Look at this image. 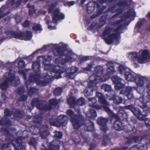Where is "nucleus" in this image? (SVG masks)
I'll list each match as a JSON object with an SVG mask.
<instances>
[{"label": "nucleus", "instance_id": "57", "mask_svg": "<svg viewBox=\"0 0 150 150\" xmlns=\"http://www.w3.org/2000/svg\"><path fill=\"white\" fill-rule=\"evenodd\" d=\"M93 66V64L92 63H91L90 64H89L88 65V67L84 69V71L85 70L89 71L91 70V68Z\"/></svg>", "mask_w": 150, "mask_h": 150}, {"label": "nucleus", "instance_id": "63", "mask_svg": "<svg viewBox=\"0 0 150 150\" xmlns=\"http://www.w3.org/2000/svg\"><path fill=\"white\" fill-rule=\"evenodd\" d=\"M48 28L50 30H52L56 29V27L55 26H52L51 25H49L48 27Z\"/></svg>", "mask_w": 150, "mask_h": 150}, {"label": "nucleus", "instance_id": "64", "mask_svg": "<svg viewBox=\"0 0 150 150\" xmlns=\"http://www.w3.org/2000/svg\"><path fill=\"white\" fill-rule=\"evenodd\" d=\"M3 141L2 140L0 139V148L2 149V147H3L4 144H3Z\"/></svg>", "mask_w": 150, "mask_h": 150}, {"label": "nucleus", "instance_id": "38", "mask_svg": "<svg viewBox=\"0 0 150 150\" xmlns=\"http://www.w3.org/2000/svg\"><path fill=\"white\" fill-rule=\"evenodd\" d=\"M58 103V101L55 99H51L50 101V106L47 108V109L50 110L53 108V106H55Z\"/></svg>", "mask_w": 150, "mask_h": 150}, {"label": "nucleus", "instance_id": "7", "mask_svg": "<svg viewBox=\"0 0 150 150\" xmlns=\"http://www.w3.org/2000/svg\"><path fill=\"white\" fill-rule=\"evenodd\" d=\"M15 71L12 70H10L6 72L2 79L4 82L0 85V88L1 90H4L6 89L8 84H11L13 86H17L19 83L18 78L15 76Z\"/></svg>", "mask_w": 150, "mask_h": 150}, {"label": "nucleus", "instance_id": "12", "mask_svg": "<svg viewBox=\"0 0 150 150\" xmlns=\"http://www.w3.org/2000/svg\"><path fill=\"white\" fill-rule=\"evenodd\" d=\"M87 11L89 13H92L94 10L95 8L98 9V12L97 14H94L91 16V18L92 19L102 13L103 10L106 8L105 6L102 7L100 5L94 1L88 3L87 4Z\"/></svg>", "mask_w": 150, "mask_h": 150}, {"label": "nucleus", "instance_id": "3", "mask_svg": "<svg viewBox=\"0 0 150 150\" xmlns=\"http://www.w3.org/2000/svg\"><path fill=\"white\" fill-rule=\"evenodd\" d=\"M113 65L112 62H108V68L106 74L104 73V69L103 67L98 66L95 68V73L89 77V81L87 82L88 87L83 91L85 96L92 95L94 89L93 87L96 84L99 82L106 81L109 79L110 76L115 72Z\"/></svg>", "mask_w": 150, "mask_h": 150}, {"label": "nucleus", "instance_id": "54", "mask_svg": "<svg viewBox=\"0 0 150 150\" xmlns=\"http://www.w3.org/2000/svg\"><path fill=\"white\" fill-rule=\"evenodd\" d=\"M91 58V56H85L83 57H82L81 59V62H83L84 61H86L88 59H89Z\"/></svg>", "mask_w": 150, "mask_h": 150}, {"label": "nucleus", "instance_id": "60", "mask_svg": "<svg viewBox=\"0 0 150 150\" xmlns=\"http://www.w3.org/2000/svg\"><path fill=\"white\" fill-rule=\"evenodd\" d=\"M37 99H33L32 100V103H31L32 105L33 106H36L37 104Z\"/></svg>", "mask_w": 150, "mask_h": 150}, {"label": "nucleus", "instance_id": "28", "mask_svg": "<svg viewBox=\"0 0 150 150\" xmlns=\"http://www.w3.org/2000/svg\"><path fill=\"white\" fill-rule=\"evenodd\" d=\"M83 124L84 129L89 132L92 131L94 129V124L89 120H86Z\"/></svg>", "mask_w": 150, "mask_h": 150}, {"label": "nucleus", "instance_id": "14", "mask_svg": "<svg viewBox=\"0 0 150 150\" xmlns=\"http://www.w3.org/2000/svg\"><path fill=\"white\" fill-rule=\"evenodd\" d=\"M68 121L67 117L66 116L63 115L59 116L57 120L54 117L52 119L50 120V122L51 125L58 127L61 126H65L67 124Z\"/></svg>", "mask_w": 150, "mask_h": 150}, {"label": "nucleus", "instance_id": "50", "mask_svg": "<svg viewBox=\"0 0 150 150\" xmlns=\"http://www.w3.org/2000/svg\"><path fill=\"white\" fill-rule=\"evenodd\" d=\"M101 4H102L105 2H116L115 0H98Z\"/></svg>", "mask_w": 150, "mask_h": 150}, {"label": "nucleus", "instance_id": "40", "mask_svg": "<svg viewBox=\"0 0 150 150\" xmlns=\"http://www.w3.org/2000/svg\"><path fill=\"white\" fill-rule=\"evenodd\" d=\"M144 145L142 144H139L136 146H134L130 148L129 150H144L143 149Z\"/></svg>", "mask_w": 150, "mask_h": 150}, {"label": "nucleus", "instance_id": "10", "mask_svg": "<svg viewBox=\"0 0 150 150\" xmlns=\"http://www.w3.org/2000/svg\"><path fill=\"white\" fill-rule=\"evenodd\" d=\"M58 5V3L57 2L53 3L50 6L48 10L49 13L54 11L52 22L54 23H56L59 20H63L65 18L64 15L60 12L59 9L56 8Z\"/></svg>", "mask_w": 150, "mask_h": 150}, {"label": "nucleus", "instance_id": "21", "mask_svg": "<svg viewBox=\"0 0 150 150\" xmlns=\"http://www.w3.org/2000/svg\"><path fill=\"white\" fill-rule=\"evenodd\" d=\"M123 89L120 92V94H124L127 96V98L129 99L132 98H133V95L132 91L135 89V88L130 86H128Z\"/></svg>", "mask_w": 150, "mask_h": 150}, {"label": "nucleus", "instance_id": "26", "mask_svg": "<svg viewBox=\"0 0 150 150\" xmlns=\"http://www.w3.org/2000/svg\"><path fill=\"white\" fill-rule=\"evenodd\" d=\"M78 134L76 136V138L74 139V141L76 142H79L80 141H83L85 142H88L90 140L89 138H85L84 137L83 133H82L81 132H79Z\"/></svg>", "mask_w": 150, "mask_h": 150}, {"label": "nucleus", "instance_id": "17", "mask_svg": "<svg viewBox=\"0 0 150 150\" xmlns=\"http://www.w3.org/2000/svg\"><path fill=\"white\" fill-rule=\"evenodd\" d=\"M9 136V135H8L6 136V140H8V137ZM8 140L12 142V144L11 145H12L15 147V150H25V146L21 145L19 146L17 148H16V145H14L13 143L14 142H15L18 144H21L24 141V139L22 138L21 137L19 136L15 140H12L11 138L8 139Z\"/></svg>", "mask_w": 150, "mask_h": 150}, {"label": "nucleus", "instance_id": "19", "mask_svg": "<svg viewBox=\"0 0 150 150\" xmlns=\"http://www.w3.org/2000/svg\"><path fill=\"white\" fill-rule=\"evenodd\" d=\"M4 112L5 116L0 120V125L7 126L12 125V123L9 121V118L6 117L11 115V112L8 109L4 110Z\"/></svg>", "mask_w": 150, "mask_h": 150}, {"label": "nucleus", "instance_id": "15", "mask_svg": "<svg viewBox=\"0 0 150 150\" xmlns=\"http://www.w3.org/2000/svg\"><path fill=\"white\" fill-rule=\"evenodd\" d=\"M146 88L149 90L147 92V95L145 96H142L139 99L140 101L143 104L144 106L143 108V109L145 110H148L149 109V107L146 105V104L150 101V83L147 84Z\"/></svg>", "mask_w": 150, "mask_h": 150}, {"label": "nucleus", "instance_id": "55", "mask_svg": "<svg viewBox=\"0 0 150 150\" xmlns=\"http://www.w3.org/2000/svg\"><path fill=\"white\" fill-rule=\"evenodd\" d=\"M62 134L60 132H56L55 134V137L58 138H61L62 136Z\"/></svg>", "mask_w": 150, "mask_h": 150}, {"label": "nucleus", "instance_id": "39", "mask_svg": "<svg viewBox=\"0 0 150 150\" xmlns=\"http://www.w3.org/2000/svg\"><path fill=\"white\" fill-rule=\"evenodd\" d=\"M32 29L37 33H40L42 30L41 27L39 24H35L32 27Z\"/></svg>", "mask_w": 150, "mask_h": 150}, {"label": "nucleus", "instance_id": "33", "mask_svg": "<svg viewBox=\"0 0 150 150\" xmlns=\"http://www.w3.org/2000/svg\"><path fill=\"white\" fill-rule=\"evenodd\" d=\"M118 70L120 73L121 74H125L126 72L128 71L129 69L126 67L124 65H120L118 67Z\"/></svg>", "mask_w": 150, "mask_h": 150}, {"label": "nucleus", "instance_id": "30", "mask_svg": "<svg viewBox=\"0 0 150 150\" xmlns=\"http://www.w3.org/2000/svg\"><path fill=\"white\" fill-rule=\"evenodd\" d=\"M106 17L105 16H103L101 17L100 19L99 24H97L96 25L92 24L91 26L95 27V28L98 29L102 27L105 23V19Z\"/></svg>", "mask_w": 150, "mask_h": 150}, {"label": "nucleus", "instance_id": "8", "mask_svg": "<svg viewBox=\"0 0 150 150\" xmlns=\"http://www.w3.org/2000/svg\"><path fill=\"white\" fill-rule=\"evenodd\" d=\"M77 109L79 115L78 117L71 110L69 109L67 111V115L70 117L73 126L76 129H78L83 124V122L81 120L82 116L79 112V109L78 107Z\"/></svg>", "mask_w": 150, "mask_h": 150}, {"label": "nucleus", "instance_id": "31", "mask_svg": "<svg viewBox=\"0 0 150 150\" xmlns=\"http://www.w3.org/2000/svg\"><path fill=\"white\" fill-rule=\"evenodd\" d=\"M87 116L91 119H93L97 117L96 112L94 110L90 109L86 113Z\"/></svg>", "mask_w": 150, "mask_h": 150}, {"label": "nucleus", "instance_id": "13", "mask_svg": "<svg viewBox=\"0 0 150 150\" xmlns=\"http://www.w3.org/2000/svg\"><path fill=\"white\" fill-rule=\"evenodd\" d=\"M96 95L98 98L99 102L102 104L104 109L110 116L113 117H116V115L108 107L109 104L106 101L102 94L100 93L97 92Z\"/></svg>", "mask_w": 150, "mask_h": 150}, {"label": "nucleus", "instance_id": "61", "mask_svg": "<svg viewBox=\"0 0 150 150\" xmlns=\"http://www.w3.org/2000/svg\"><path fill=\"white\" fill-rule=\"evenodd\" d=\"M23 88H19L17 90V92L19 94L22 93L23 91Z\"/></svg>", "mask_w": 150, "mask_h": 150}, {"label": "nucleus", "instance_id": "42", "mask_svg": "<svg viewBox=\"0 0 150 150\" xmlns=\"http://www.w3.org/2000/svg\"><path fill=\"white\" fill-rule=\"evenodd\" d=\"M28 8H29V14L30 15H32V14L35 13V10L34 8V6H30V4H28L27 5Z\"/></svg>", "mask_w": 150, "mask_h": 150}, {"label": "nucleus", "instance_id": "53", "mask_svg": "<svg viewBox=\"0 0 150 150\" xmlns=\"http://www.w3.org/2000/svg\"><path fill=\"white\" fill-rule=\"evenodd\" d=\"M18 65L19 67H22L25 66V65L24 62L23 60L20 61L18 62Z\"/></svg>", "mask_w": 150, "mask_h": 150}, {"label": "nucleus", "instance_id": "2", "mask_svg": "<svg viewBox=\"0 0 150 150\" xmlns=\"http://www.w3.org/2000/svg\"><path fill=\"white\" fill-rule=\"evenodd\" d=\"M53 50V53L55 56L65 57V58L60 57L55 59V63L57 65H63L67 62L72 61L77 57L76 54L67 48V45L65 44L60 42L59 44H51L45 45L42 48L33 52L31 55L28 57L27 59L31 60L34 55L42 53L47 50Z\"/></svg>", "mask_w": 150, "mask_h": 150}, {"label": "nucleus", "instance_id": "36", "mask_svg": "<svg viewBox=\"0 0 150 150\" xmlns=\"http://www.w3.org/2000/svg\"><path fill=\"white\" fill-rule=\"evenodd\" d=\"M67 102L71 107H74L76 106V102L74 97H71L67 99Z\"/></svg>", "mask_w": 150, "mask_h": 150}, {"label": "nucleus", "instance_id": "18", "mask_svg": "<svg viewBox=\"0 0 150 150\" xmlns=\"http://www.w3.org/2000/svg\"><path fill=\"white\" fill-rule=\"evenodd\" d=\"M112 80L115 84V87L116 90H118L124 88V85L123 83L124 81L117 76L116 75L113 76L112 78Z\"/></svg>", "mask_w": 150, "mask_h": 150}, {"label": "nucleus", "instance_id": "58", "mask_svg": "<svg viewBox=\"0 0 150 150\" xmlns=\"http://www.w3.org/2000/svg\"><path fill=\"white\" fill-rule=\"evenodd\" d=\"M29 22L28 21H25L22 24V26L24 27H26L29 25Z\"/></svg>", "mask_w": 150, "mask_h": 150}, {"label": "nucleus", "instance_id": "5", "mask_svg": "<svg viewBox=\"0 0 150 150\" xmlns=\"http://www.w3.org/2000/svg\"><path fill=\"white\" fill-rule=\"evenodd\" d=\"M50 70V71L53 72L51 75L49 76V79L60 78H61L60 74L65 72L67 78L73 79L77 74L79 69L74 66L67 68L65 66L61 67L60 65H57L54 66V69H51Z\"/></svg>", "mask_w": 150, "mask_h": 150}, {"label": "nucleus", "instance_id": "44", "mask_svg": "<svg viewBox=\"0 0 150 150\" xmlns=\"http://www.w3.org/2000/svg\"><path fill=\"white\" fill-rule=\"evenodd\" d=\"M86 101L83 98H80L76 102V105L77 104L79 105H83L86 103Z\"/></svg>", "mask_w": 150, "mask_h": 150}, {"label": "nucleus", "instance_id": "48", "mask_svg": "<svg viewBox=\"0 0 150 150\" xmlns=\"http://www.w3.org/2000/svg\"><path fill=\"white\" fill-rule=\"evenodd\" d=\"M13 115L14 119L17 120H18V118L20 119L22 117V115L18 112H15Z\"/></svg>", "mask_w": 150, "mask_h": 150}, {"label": "nucleus", "instance_id": "46", "mask_svg": "<svg viewBox=\"0 0 150 150\" xmlns=\"http://www.w3.org/2000/svg\"><path fill=\"white\" fill-rule=\"evenodd\" d=\"M37 142L35 138H32L29 142V144L33 146L35 149H36Z\"/></svg>", "mask_w": 150, "mask_h": 150}, {"label": "nucleus", "instance_id": "35", "mask_svg": "<svg viewBox=\"0 0 150 150\" xmlns=\"http://www.w3.org/2000/svg\"><path fill=\"white\" fill-rule=\"evenodd\" d=\"M141 138L137 137L129 138L127 139V143L130 144L133 143L134 142H139V140H141Z\"/></svg>", "mask_w": 150, "mask_h": 150}, {"label": "nucleus", "instance_id": "29", "mask_svg": "<svg viewBox=\"0 0 150 150\" xmlns=\"http://www.w3.org/2000/svg\"><path fill=\"white\" fill-rule=\"evenodd\" d=\"M132 112L139 120H143L144 119L145 115L142 114L141 112L138 108H135Z\"/></svg>", "mask_w": 150, "mask_h": 150}, {"label": "nucleus", "instance_id": "11", "mask_svg": "<svg viewBox=\"0 0 150 150\" xmlns=\"http://www.w3.org/2000/svg\"><path fill=\"white\" fill-rule=\"evenodd\" d=\"M126 79L128 81H134L137 85L142 86L143 84V81L145 77L134 72L130 73L127 71L125 74Z\"/></svg>", "mask_w": 150, "mask_h": 150}, {"label": "nucleus", "instance_id": "51", "mask_svg": "<svg viewBox=\"0 0 150 150\" xmlns=\"http://www.w3.org/2000/svg\"><path fill=\"white\" fill-rule=\"evenodd\" d=\"M126 0H124L123 1L120 0L117 3V5L121 6H125V5Z\"/></svg>", "mask_w": 150, "mask_h": 150}, {"label": "nucleus", "instance_id": "45", "mask_svg": "<svg viewBox=\"0 0 150 150\" xmlns=\"http://www.w3.org/2000/svg\"><path fill=\"white\" fill-rule=\"evenodd\" d=\"M62 92V89L61 88H57L54 91V94L55 95L58 96L60 95Z\"/></svg>", "mask_w": 150, "mask_h": 150}, {"label": "nucleus", "instance_id": "32", "mask_svg": "<svg viewBox=\"0 0 150 150\" xmlns=\"http://www.w3.org/2000/svg\"><path fill=\"white\" fill-rule=\"evenodd\" d=\"M113 127L116 130L118 131H120L123 129L122 124L119 120L115 121L113 125Z\"/></svg>", "mask_w": 150, "mask_h": 150}, {"label": "nucleus", "instance_id": "24", "mask_svg": "<svg viewBox=\"0 0 150 150\" xmlns=\"http://www.w3.org/2000/svg\"><path fill=\"white\" fill-rule=\"evenodd\" d=\"M114 91H111V93L113 95L109 97L110 98L109 100H112L113 101V103L117 105L121 103L122 101V98L120 96H116L114 94Z\"/></svg>", "mask_w": 150, "mask_h": 150}, {"label": "nucleus", "instance_id": "6", "mask_svg": "<svg viewBox=\"0 0 150 150\" xmlns=\"http://www.w3.org/2000/svg\"><path fill=\"white\" fill-rule=\"evenodd\" d=\"M128 57L134 64L144 63L149 61L150 54L147 50H140L138 56L136 52H132L128 54Z\"/></svg>", "mask_w": 150, "mask_h": 150}, {"label": "nucleus", "instance_id": "52", "mask_svg": "<svg viewBox=\"0 0 150 150\" xmlns=\"http://www.w3.org/2000/svg\"><path fill=\"white\" fill-rule=\"evenodd\" d=\"M75 4V2L74 1H67L64 4V5L65 6H71L74 5Z\"/></svg>", "mask_w": 150, "mask_h": 150}, {"label": "nucleus", "instance_id": "20", "mask_svg": "<svg viewBox=\"0 0 150 150\" xmlns=\"http://www.w3.org/2000/svg\"><path fill=\"white\" fill-rule=\"evenodd\" d=\"M14 3V1L12 0H8L5 5L2 6L0 8V19L8 14L9 12L8 11L7 8L8 5L9 4L11 5H13Z\"/></svg>", "mask_w": 150, "mask_h": 150}, {"label": "nucleus", "instance_id": "4", "mask_svg": "<svg viewBox=\"0 0 150 150\" xmlns=\"http://www.w3.org/2000/svg\"><path fill=\"white\" fill-rule=\"evenodd\" d=\"M135 13L133 9H131L123 14L120 20L113 22L112 24L116 29L113 30L112 28L107 27L105 29L102 35V38L108 44H112L114 41L118 42L120 37V34L123 30L122 22L123 21L131 16L134 17Z\"/></svg>", "mask_w": 150, "mask_h": 150}, {"label": "nucleus", "instance_id": "49", "mask_svg": "<svg viewBox=\"0 0 150 150\" xmlns=\"http://www.w3.org/2000/svg\"><path fill=\"white\" fill-rule=\"evenodd\" d=\"M15 20L17 23H19L21 21L22 19L21 16L19 15H17L15 17Z\"/></svg>", "mask_w": 150, "mask_h": 150}, {"label": "nucleus", "instance_id": "56", "mask_svg": "<svg viewBox=\"0 0 150 150\" xmlns=\"http://www.w3.org/2000/svg\"><path fill=\"white\" fill-rule=\"evenodd\" d=\"M145 122L146 126L150 127V118L146 119Z\"/></svg>", "mask_w": 150, "mask_h": 150}, {"label": "nucleus", "instance_id": "9", "mask_svg": "<svg viewBox=\"0 0 150 150\" xmlns=\"http://www.w3.org/2000/svg\"><path fill=\"white\" fill-rule=\"evenodd\" d=\"M4 33L8 36L9 38L14 37V38L24 40L26 41L30 40L32 37L31 33L27 31L25 33H17L12 30L4 31Z\"/></svg>", "mask_w": 150, "mask_h": 150}, {"label": "nucleus", "instance_id": "62", "mask_svg": "<svg viewBox=\"0 0 150 150\" xmlns=\"http://www.w3.org/2000/svg\"><path fill=\"white\" fill-rule=\"evenodd\" d=\"M27 98V96H22L20 98V100L22 101H24L26 100Z\"/></svg>", "mask_w": 150, "mask_h": 150}, {"label": "nucleus", "instance_id": "34", "mask_svg": "<svg viewBox=\"0 0 150 150\" xmlns=\"http://www.w3.org/2000/svg\"><path fill=\"white\" fill-rule=\"evenodd\" d=\"M145 21L146 20L144 18L141 19L136 24L135 27V30L138 31L139 32H140V28L142 25H143Z\"/></svg>", "mask_w": 150, "mask_h": 150}, {"label": "nucleus", "instance_id": "1", "mask_svg": "<svg viewBox=\"0 0 150 150\" xmlns=\"http://www.w3.org/2000/svg\"><path fill=\"white\" fill-rule=\"evenodd\" d=\"M52 56L50 55L40 56L37 58L38 61L33 62L32 67L34 75H30L29 81H26L25 76L30 69L24 71L19 70L18 73L23 76L27 88L28 94L30 96L34 93L38 91L37 89L35 88H31L28 86L29 82H35L37 84L41 86H45L46 84L50 82L52 79H49V76L52 74L53 71H50V69H54V65L50 64V62L52 59Z\"/></svg>", "mask_w": 150, "mask_h": 150}, {"label": "nucleus", "instance_id": "37", "mask_svg": "<svg viewBox=\"0 0 150 150\" xmlns=\"http://www.w3.org/2000/svg\"><path fill=\"white\" fill-rule=\"evenodd\" d=\"M146 78L145 77V79L143 81V84L142 86L137 85L138 87L137 89V92L140 94H143L145 88L144 86V82L146 81Z\"/></svg>", "mask_w": 150, "mask_h": 150}, {"label": "nucleus", "instance_id": "25", "mask_svg": "<svg viewBox=\"0 0 150 150\" xmlns=\"http://www.w3.org/2000/svg\"><path fill=\"white\" fill-rule=\"evenodd\" d=\"M48 127L47 126H44L41 129L40 131L39 129L38 132L34 134H37L39 133L40 132H41L40 135L42 139H45L46 137L49 134V133L47 131Z\"/></svg>", "mask_w": 150, "mask_h": 150}, {"label": "nucleus", "instance_id": "47", "mask_svg": "<svg viewBox=\"0 0 150 150\" xmlns=\"http://www.w3.org/2000/svg\"><path fill=\"white\" fill-rule=\"evenodd\" d=\"M11 144H4L2 147V150H11V148L10 146Z\"/></svg>", "mask_w": 150, "mask_h": 150}, {"label": "nucleus", "instance_id": "16", "mask_svg": "<svg viewBox=\"0 0 150 150\" xmlns=\"http://www.w3.org/2000/svg\"><path fill=\"white\" fill-rule=\"evenodd\" d=\"M59 140L53 141L49 145L43 144L41 147L42 150H57L59 148Z\"/></svg>", "mask_w": 150, "mask_h": 150}, {"label": "nucleus", "instance_id": "41", "mask_svg": "<svg viewBox=\"0 0 150 150\" xmlns=\"http://www.w3.org/2000/svg\"><path fill=\"white\" fill-rule=\"evenodd\" d=\"M102 89L104 90L105 91L110 92L111 90V86L107 84L104 83L101 86Z\"/></svg>", "mask_w": 150, "mask_h": 150}, {"label": "nucleus", "instance_id": "43", "mask_svg": "<svg viewBox=\"0 0 150 150\" xmlns=\"http://www.w3.org/2000/svg\"><path fill=\"white\" fill-rule=\"evenodd\" d=\"M110 142V139L107 136H103L102 144L104 146L107 145Z\"/></svg>", "mask_w": 150, "mask_h": 150}, {"label": "nucleus", "instance_id": "23", "mask_svg": "<svg viewBox=\"0 0 150 150\" xmlns=\"http://www.w3.org/2000/svg\"><path fill=\"white\" fill-rule=\"evenodd\" d=\"M108 12L110 13H117L112 16V18H113L120 15L122 12V11L121 10L117 9L115 4H112L108 7Z\"/></svg>", "mask_w": 150, "mask_h": 150}, {"label": "nucleus", "instance_id": "59", "mask_svg": "<svg viewBox=\"0 0 150 150\" xmlns=\"http://www.w3.org/2000/svg\"><path fill=\"white\" fill-rule=\"evenodd\" d=\"M135 108L132 105H128L126 107V109L130 110L132 112Z\"/></svg>", "mask_w": 150, "mask_h": 150}, {"label": "nucleus", "instance_id": "22", "mask_svg": "<svg viewBox=\"0 0 150 150\" xmlns=\"http://www.w3.org/2000/svg\"><path fill=\"white\" fill-rule=\"evenodd\" d=\"M107 119L103 117H99L97 120V123L100 126V129L104 132H105L108 130L106 124Z\"/></svg>", "mask_w": 150, "mask_h": 150}, {"label": "nucleus", "instance_id": "27", "mask_svg": "<svg viewBox=\"0 0 150 150\" xmlns=\"http://www.w3.org/2000/svg\"><path fill=\"white\" fill-rule=\"evenodd\" d=\"M88 100L89 101V106L91 108L98 109L101 108V106L98 105L96 103L97 100L95 98H89Z\"/></svg>", "mask_w": 150, "mask_h": 150}]
</instances>
